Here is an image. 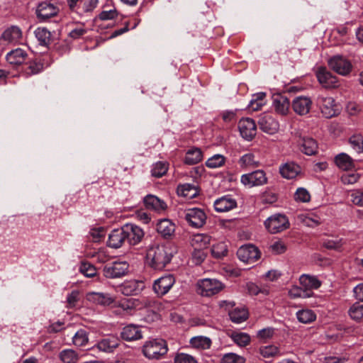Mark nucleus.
Listing matches in <instances>:
<instances>
[{"instance_id": "obj_1", "label": "nucleus", "mask_w": 363, "mask_h": 363, "mask_svg": "<svg viewBox=\"0 0 363 363\" xmlns=\"http://www.w3.org/2000/svg\"><path fill=\"white\" fill-rule=\"evenodd\" d=\"M175 252L176 247L170 243L153 245L147 250V260L152 268L160 270L170 262Z\"/></svg>"}, {"instance_id": "obj_2", "label": "nucleus", "mask_w": 363, "mask_h": 363, "mask_svg": "<svg viewBox=\"0 0 363 363\" xmlns=\"http://www.w3.org/2000/svg\"><path fill=\"white\" fill-rule=\"evenodd\" d=\"M167 342L162 339H153L145 342L143 347L144 355L150 359H159L167 354Z\"/></svg>"}, {"instance_id": "obj_3", "label": "nucleus", "mask_w": 363, "mask_h": 363, "mask_svg": "<svg viewBox=\"0 0 363 363\" xmlns=\"http://www.w3.org/2000/svg\"><path fill=\"white\" fill-rule=\"evenodd\" d=\"M225 288V285L216 279H199L196 284L198 294L202 296L210 297L218 294Z\"/></svg>"}, {"instance_id": "obj_4", "label": "nucleus", "mask_w": 363, "mask_h": 363, "mask_svg": "<svg viewBox=\"0 0 363 363\" xmlns=\"http://www.w3.org/2000/svg\"><path fill=\"white\" fill-rule=\"evenodd\" d=\"M323 116L327 118L335 116L339 113L335 100L328 96H318L316 101Z\"/></svg>"}, {"instance_id": "obj_5", "label": "nucleus", "mask_w": 363, "mask_h": 363, "mask_svg": "<svg viewBox=\"0 0 363 363\" xmlns=\"http://www.w3.org/2000/svg\"><path fill=\"white\" fill-rule=\"evenodd\" d=\"M264 225L269 233L274 234L287 229L289 222L286 216L277 213L269 217L265 220Z\"/></svg>"}, {"instance_id": "obj_6", "label": "nucleus", "mask_w": 363, "mask_h": 363, "mask_svg": "<svg viewBox=\"0 0 363 363\" xmlns=\"http://www.w3.org/2000/svg\"><path fill=\"white\" fill-rule=\"evenodd\" d=\"M128 269L129 264L125 261L113 262L104 267L103 274L108 279H116L125 276Z\"/></svg>"}, {"instance_id": "obj_7", "label": "nucleus", "mask_w": 363, "mask_h": 363, "mask_svg": "<svg viewBox=\"0 0 363 363\" xmlns=\"http://www.w3.org/2000/svg\"><path fill=\"white\" fill-rule=\"evenodd\" d=\"M329 67L342 76H347L352 69L351 62L342 55H335L328 60Z\"/></svg>"}, {"instance_id": "obj_8", "label": "nucleus", "mask_w": 363, "mask_h": 363, "mask_svg": "<svg viewBox=\"0 0 363 363\" xmlns=\"http://www.w3.org/2000/svg\"><path fill=\"white\" fill-rule=\"evenodd\" d=\"M315 76L318 82L325 89H335L340 85L337 77L325 67H318L315 72Z\"/></svg>"}, {"instance_id": "obj_9", "label": "nucleus", "mask_w": 363, "mask_h": 363, "mask_svg": "<svg viewBox=\"0 0 363 363\" xmlns=\"http://www.w3.org/2000/svg\"><path fill=\"white\" fill-rule=\"evenodd\" d=\"M260 255L259 249L253 245H242L237 252L239 259L247 264H252L256 262L259 259Z\"/></svg>"}, {"instance_id": "obj_10", "label": "nucleus", "mask_w": 363, "mask_h": 363, "mask_svg": "<svg viewBox=\"0 0 363 363\" xmlns=\"http://www.w3.org/2000/svg\"><path fill=\"white\" fill-rule=\"evenodd\" d=\"M88 302L103 307L109 306L116 302L114 296L108 293L91 291L86 294Z\"/></svg>"}, {"instance_id": "obj_11", "label": "nucleus", "mask_w": 363, "mask_h": 363, "mask_svg": "<svg viewBox=\"0 0 363 363\" xmlns=\"http://www.w3.org/2000/svg\"><path fill=\"white\" fill-rule=\"evenodd\" d=\"M125 240L131 245H135L141 242L144 237L143 230L133 223H127L123 226Z\"/></svg>"}, {"instance_id": "obj_12", "label": "nucleus", "mask_w": 363, "mask_h": 363, "mask_svg": "<svg viewBox=\"0 0 363 363\" xmlns=\"http://www.w3.org/2000/svg\"><path fill=\"white\" fill-rule=\"evenodd\" d=\"M240 181L243 185L252 187L265 184L267 182V178L263 170H256L242 175Z\"/></svg>"}, {"instance_id": "obj_13", "label": "nucleus", "mask_w": 363, "mask_h": 363, "mask_svg": "<svg viewBox=\"0 0 363 363\" xmlns=\"http://www.w3.org/2000/svg\"><path fill=\"white\" fill-rule=\"evenodd\" d=\"M175 283L173 275L167 274L162 277L154 281L152 289L154 292L159 296L167 294Z\"/></svg>"}, {"instance_id": "obj_14", "label": "nucleus", "mask_w": 363, "mask_h": 363, "mask_svg": "<svg viewBox=\"0 0 363 363\" xmlns=\"http://www.w3.org/2000/svg\"><path fill=\"white\" fill-rule=\"evenodd\" d=\"M185 219L192 227L200 228L205 224L206 216L203 210L194 208L185 211Z\"/></svg>"}, {"instance_id": "obj_15", "label": "nucleus", "mask_w": 363, "mask_h": 363, "mask_svg": "<svg viewBox=\"0 0 363 363\" xmlns=\"http://www.w3.org/2000/svg\"><path fill=\"white\" fill-rule=\"evenodd\" d=\"M312 104V100L309 96H299L293 99L291 107L296 114L305 116L310 112Z\"/></svg>"}, {"instance_id": "obj_16", "label": "nucleus", "mask_w": 363, "mask_h": 363, "mask_svg": "<svg viewBox=\"0 0 363 363\" xmlns=\"http://www.w3.org/2000/svg\"><path fill=\"white\" fill-rule=\"evenodd\" d=\"M238 128L242 137L247 140H252L256 135V124L251 118L241 119L239 121Z\"/></svg>"}, {"instance_id": "obj_17", "label": "nucleus", "mask_w": 363, "mask_h": 363, "mask_svg": "<svg viewBox=\"0 0 363 363\" xmlns=\"http://www.w3.org/2000/svg\"><path fill=\"white\" fill-rule=\"evenodd\" d=\"M58 8L53 4L48 1L41 2L38 4L36 9V14L39 19L46 20L55 16L58 13Z\"/></svg>"}, {"instance_id": "obj_18", "label": "nucleus", "mask_w": 363, "mask_h": 363, "mask_svg": "<svg viewBox=\"0 0 363 363\" xmlns=\"http://www.w3.org/2000/svg\"><path fill=\"white\" fill-rule=\"evenodd\" d=\"M237 207L236 200L230 195H225L214 201V208L217 212L223 213Z\"/></svg>"}, {"instance_id": "obj_19", "label": "nucleus", "mask_w": 363, "mask_h": 363, "mask_svg": "<svg viewBox=\"0 0 363 363\" xmlns=\"http://www.w3.org/2000/svg\"><path fill=\"white\" fill-rule=\"evenodd\" d=\"M144 288V283L135 279L124 281L120 286V291L125 296H132L138 294Z\"/></svg>"}, {"instance_id": "obj_20", "label": "nucleus", "mask_w": 363, "mask_h": 363, "mask_svg": "<svg viewBox=\"0 0 363 363\" xmlns=\"http://www.w3.org/2000/svg\"><path fill=\"white\" fill-rule=\"evenodd\" d=\"M297 143L300 146V150L305 155H313L317 152L318 144L312 138L308 136H300Z\"/></svg>"}, {"instance_id": "obj_21", "label": "nucleus", "mask_w": 363, "mask_h": 363, "mask_svg": "<svg viewBox=\"0 0 363 363\" xmlns=\"http://www.w3.org/2000/svg\"><path fill=\"white\" fill-rule=\"evenodd\" d=\"M290 103L288 98L281 94H277L273 98V107L275 112L281 116H286L289 111Z\"/></svg>"}, {"instance_id": "obj_22", "label": "nucleus", "mask_w": 363, "mask_h": 363, "mask_svg": "<svg viewBox=\"0 0 363 363\" xmlns=\"http://www.w3.org/2000/svg\"><path fill=\"white\" fill-rule=\"evenodd\" d=\"M260 128L269 134L276 133L279 129L278 122L269 114L262 115L258 122Z\"/></svg>"}, {"instance_id": "obj_23", "label": "nucleus", "mask_w": 363, "mask_h": 363, "mask_svg": "<svg viewBox=\"0 0 363 363\" xmlns=\"http://www.w3.org/2000/svg\"><path fill=\"white\" fill-rule=\"evenodd\" d=\"M119 344L120 340L118 337L109 335L98 342L96 347L100 351L111 353L118 347Z\"/></svg>"}, {"instance_id": "obj_24", "label": "nucleus", "mask_w": 363, "mask_h": 363, "mask_svg": "<svg viewBox=\"0 0 363 363\" xmlns=\"http://www.w3.org/2000/svg\"><path fill=\"white\" fill-rule=\"evenodd\" d=\"M145 206L147 208L153 210L156 212H162L167 208L166 203L154 195H147L143 199Z\"/></svg>"}, {"instance_id": "obj_25", "label": "nucleus", "mask_w": 363, "mask_h": 363, "mask_svg": "<svg viewBox=\"0 0 363 363\" xmlns=\"http://www.w3.org/2000/svg\"><path fill=\"white\" fill-rule=\"evenodd\" d=\"M123 231V227L113 230L108 235V246L114 249L121 247L125 241Z\"/></svg>"}, {"instance_id": "obj_26", "label": "nucleus", "mask_w": 363, "mask_h": 363, "mask_svg": "<svg viewBox=\"0 0 363 363\" xmlns=\"http://www.w3.org/2000/svg\"><path fill=\"white\" fill-rule=\"evenodd\" d=\"M22 38V31L16 26L6 28L1 35V39L8 43H17Z\"/></svg>"}, {"instance_id": "obj_27", "label": "nucleus", "mask_w": 363, "mask_h": 363, "mask_svg": "<svg viewBox=\"0 0 363 363\" xmlns=\"http://www.w3.org/2000/svg\"><path fill=\"white\" fill-rule=\"evenodd\" d=\"M299 283L301 286L308 291L318 289L321 286V281L313 275L303 274L299 277Z\"/></svg>"}, {"instance_id": "obj_28", "label": "nucleus", "mask_w": 363, "mask_h": 363, "mask_svg": "<svg viewBox=\"0 0 363 363\" xmlns=\"http://www.w3.org/2000/svg\"><path fill=\"white\" fill-rule=\"evenodd\" d=\"M157 231L164 238H169L174 235L175 225L169 219L160 220L157 224Z\"/></svg>"}, {"instance_id": "obj_29", "label": "nucleus", "mask_w": 363, "mask_h": 363, "mask_svg": "<svg viewBox=\"0 0 363 363\" xmlns=\"http://www.w3.org/2000/svg\"><path fill=\"white\" fill-rule=\"evenodd\" d=\"M189 345L196 350H206L211 347L212 340L208 337L198 335L190 339Z\"/></svg>"}, {"instance_id": "obj_30", "label": "nucleus", "mask_w": 363, "mask_h": 363, "mask_svg": "<svg viewBox=\"0 0 363 363\" xmlns=\"http://www.w3.org/2000/svg\"><path fill=\"white\" fill-rule=\"evenodd\" d=\"M279 172L284 178L291 179L301 172V167L294 162H287L280 167Z\"/></svg>"}, {"instance_id": "obj_31", "label": "nucleus", "mask_w": 363, "mask_h": 363, "mask_svg": "<svg viewBox=\"0 0 363 363\" xmlns=\"http://www.w3.org/2000/svg\"><path fill=\"white\" fill-rule=\"evenodd\" d=\"M121 335L122 338L127 341H133L142 338V333L139 328L132 324L124 327Z\"/></svg>"}, {"instance_id": "obj_32", "label": "nucleus", "mask_w": 363, "mask_h": 363, "mask_svg": "<svg viewBox=\"0 0 363 363\" xmlns=\"http://www.w3.org/2000/svg\"><path fill=\"white\" fill-rule=\"evenodd\" d=\"M27 53L21 48H17L6 55V60L11 65H21L26 59Z\"/></svg>"}, {"instance_id": "obj_33", "label": "nucleus", "mask_w": 363, "mask_h": 363, "mask_svg": "<svg viewBox=\"0 0 363 363\" xmlns=\"http://www.w3.org/2000/svg\"><path fill=\"white\" fill-rule=\"evenodd\" d=\"M177 191L179 196L187 199L196 197L199 193L197 188L194 185L187 183L179 185Z\"/></svg>"}, {"instance_id": "obj_34", "label": "nucleus", "mask_w": 363, "mask_h": 363, "mask_svg": "<svg viewBox=\"0 0 363 363\" xmlns=\"http://www.w3.org/2000/svg\"><path fill=\"white\" fill-rule=\"evenodd\" d=\"M210 241L209 235L206 234H196L191 238V245L194 250H203L208 247Z\"/></svg>"}, {"instance_id": "obj_35", "label": "nucleus", "mask_w": 363, "mask_h": 363, "mask_svg": "<svg viewBox=\"0 0 363 363\" xmlns=\"http://www.w3.org/2000/svg\"><path fill=\"white\" fill-rule=\"evenodd\" d=\"M230 320L235 323H240L248 318V311L244 307H237L229 311Z\"/></svg>"}, {"instance_id": "obj_36", "label": "nucleus", "mask_w": 363, "mask_h": 363, "mask_svg": "<svg viewBox=\"0 0 363 363\" xmlns=\"http://www.w3.org/2000/svg\"><path fill=\"white\" fill-rule=\"evenodd\" d=\"M203 159V154L199 148L194 147L189 150L185 156L184 162L193 165L200 162Z\"/></svg>"}, {"instance_id": "obj_37", "label": "nucleus", "mask_w": 363, "mask_h": 363, "mask_svg": "<svg viewBox=\"0 0 363 363\" xmlns=\"http://www.w3.org/2000/svg\"><path fill=\"white\" fill-rule=\"evenodd\" d=\"M336 165L342 170H349L353 168L352 159L345 153H340L335 158Z\"/></svg>"}, {"instance_id": "obj_38", "label": "nucleus", "mask_w": 363, "mask_h": 363, "mask_svg": "<svg viewBox=\"0 0 363 363\" xmlns=\"http://www.w3.org/2000/svg\"><path fill=\"white\" fill-rule=\"evenodd\" d=\"M348 314L356 322L363 321V304L358 302L353 303L349 308Z\"/></svg>"}, {"instance_id": "obj_39", "label": "nucleus", "mask_w": 363, "mask_h": 363, "mask_svg": "<svg viewBox=\"0 0 363 363\" xmlns=\"http://www.w3.org/2000/svg\"><path fill=\"white\" fill-rule=\"evenodd\" d=\"M59 358L63 363H77L79 355L74 350L66 349L60 352Z\"/></svg>"}, {"instance_id": "obj_40", "label": "nucleus", "mask_w": 363, "mask_h": 363, "mask_svg": "<svg viewBox=\"0 0 363 363\" xmlns=\"http://www.w3.org/2000/svg\"><path fill=\"white\" fill-rule=\"evenodd\" d=\"M238 163L242 168L257 167L259 166V162L255 160L254 154L249 152L242 155Z\"/></svg>"}, {"instance_id": "obj_41", "label": "nucleus", "mask_w": 363, "mask_h": 363, "mask_svg": "<svg viewBox=\"0 0 363 363\" xmlns=\"http://www.w3.org/2000/svg\"><path fill=\"white\" fill-rule=\"evenodd\" d=\"M288 294L291 298H309L313 296V293L308 291L303 287H300L298 286H293L288 291Z\"/></svg>"}, {"instance_id": "obj_42", "label": "nucleus", "mask_w": 363, "mask_h": 363, "mask_svg": "<svg viewBox=\"0 0 363 363\" xmlns=\"http://www.w3.org/2000/svg\"><path fill=\"white\" fill-rule=\"evenodd\" d=\"M35 35L41 45H48L50 43L51 33L45 28H38L35 30Z\"/></svg>"}, {"instance_id": "obj_43", "label": "nucleus", "mask_w": 363, "mask_h": 363, "mask_svg": "<svg viewBox=\"0 0 363 363\" xmlns=\"http://www.w3.org/2000/svg\"><path fill=\"white\" fill-rule=\"evenodd\" d=\"M296 318L299 322L308 324L313 322L316 318V315L313 311L305 309L297 311Z\"/></svg>"}, {"instance_id": "obj_44", "label": "nucleus", "mask_w": 363, "mask_h": 363, "mask_svg": "<svg viewBox=\"0 0 363 363\" xmlns=\"http://www.w3.org/2000/svg\"><path fill=\"white\" fill-rule=\"evenodd\" d=\"M265 97L264 92L255 94L250 102L249 108L254 111L259 110L265 104Z\"/></svg>"}, {"instance_id": "obj_45", "label": "nucleus", "mask_w": 363, "mask_h": 363, "mask_svg": "<svg viewBox=\"0 0 363 363\" xmlns=\"http://www.w3.org/2000/svg\"><path fill=\"white\" fill-rule=\"evenodd\" d=\"M225 163V157L223 155L216 154L208 158L206 162V166L211 169L219 168Z\"/></svg>"}, {"instance_id": "obj_46", "label": "nucleus", "mask_w": 363, "mask_h": 363, "mask_svg": "<svg viewBox=\"0 0 363 363\" xmlns=\"http://www.w3.org/2000/svg\"><path fill=\"white\" fill-rule=\"evenodd\" d=\"M212 255L216 258H221L227 255L228 245L225 242H218L211 248Z\"/></svg>"}, {"instance_id": "obj_47", "label": "nucleus", "mask_w": 363, "mask_h": 363, "mask_svg": "<svg viewBox=\"0 0 363 363\" xmlns=\"http://www.w3.org/2000/svg\"><path fill=\"white\" fill-rule=\"evenodd\" d=\"M301 220L305 225L311 228H315L320 225L321 223L320 218L318 216L314 215L313 213L301 215Z\"/></svg>"}, {"instance_id": "obj_48", "label": "nucleus", "mask_w": 363, "mask_h": 363, "mask_svg": "<svg viewBox=\"0 0 363 363\" xmlns=\"http://www.w3.org/2000/svg\"><path fill=\"white\" fill-rule=\"evenodd\" d=\"M231 338L240 347L249 345L251 340L250 335L245 333H233L231 335Z\"/></svg>"}, {"instance_id": "obj_49", "label": "nucleus", "mask_w": 363, "mask_h": 363, "mask_svg": "<svg viewBox=\"0 0 363 363\" xmlns=\"http://www.w3.org/2000/svg\"><path fill=\"white\" fill-rule=\"evenodd\" d=\"M168 163L166 162H157L153 164L151 172L155 177H161L164 175L168 170Z\"/></svg>"}, {"instance_id": "obj_50", "label": "nucleus", "mask_w": 363, "mask_h": 363, "mask_svg": "<svg viewBox=\"0 0 363 363\" xmlns=\"http://www.w3.org/2000/svg\"><path fill=\"white\" fill-rule=\"evenodd\" d=\"M72 340L74 345L76 346H84L88 342V334L84 330H79L75 333Z\"/></svg>"}, {"instance_id": "obj_51", "label": "nucleus", "mask_w": 363, "mask_h": 363, "mask_svg": "<svg viewBox=\"0 0 363 363\" xmlns=\"http://www.w3.org/2000/svg\"><path fill=\"white\" fill-rule=\"evenodd\" d=\"M174 363H198V361L189 354L177 352L174 357Z\"/></svg>"}, {"instance_id": "obj_52", "label": "nucleus", "mask_w": 363, "mask_h": 363, "mask_svg": "<svg viewBox=\"0 0 363 363\" xmlns=\"http://www.w3.org/2000/svg\"><path fill=\"white\" fill-rule=\"evenodd\" d=\"M43 69V65L37 60L30 61L26 69L25 72L28 75L36 74L40 72Z\"/></svg>"}, {"instance_id": "obj_53", "label": "nucleus", "mask_w": 363, "mask_h": 363, "mask_svg": "<svg viewBox=\"0 0 363 363\" xmlns=\"http://www.w3.org/2000/svg\"><path fill=\"white\" fill-rule=\"evenodd\" d=\"M349 142L352 147L357 152H363V136L362 135H354L351 136Z\"/></svg>"}, {"instance_id": "obj_54", "label": "nucleus", "mask_w": 363, "mask_h": 363, "mask_svg": "<svg viewBox=\"0 0 363 363\" xmlns=\"http://www.w3.org/2000/svg\"><path fill=\"white\" fill-rule=\"evenodd\" d=\"M222 363H245V359L242 356H240L235 353L225 354L222 359Z\"/></svg>"}, {"instance_id": "obj_55", "label": "nucleus", "mask_w": 363, "mask_h": 363, "mask_svg": "<svg viewBox=\"0 0 363 363\" xmlns=\"http://www.w3.org/2000/svg\"><path fill=\"white\" fill-rule=\"evenodd\" d=\"M138 300L128 299L120 301L116 306L120 307L123 311L129 313L135 307L139 306L138 304Z\"/></svg>"}, {"instance_id": "obj_56", "label": "nucleus", "mask_w": 363, "mask_h": 363, "mask_svg": "<svg viewBox=\"0 0 363 363\" xmlns=\"http://www.w3.org/2000/svg\"><path fill=\"white\" fill-rule=\"evenodd\" d=\"M79 271L87 277H93L96 274V269L94 266L87 262L82 263Z\"/></svg>"}, {"instance_id": "obj_57", "label": "nucleus", "mask_w": 363, "mask_h": 363, "mask_svg": "<svg viewBox=\"0 0 363 363\" xmlns=\"http://www.w3.org/2000/svg\"><path fill=\"white\" fill-rule=\"evenodd\" d=\"M247 292L252 296H257L259 294L267 295L269 290L267 289H261L257 284L252 282H249L246 285Z\"/></svg>"}, {"instance_id": "obj_58", "label": "nucleus", "mask_w": 363, "mask_h": 363, "mask_svg": "<svg viewBox=\"0 0 363 363\" xmlns=\"http://www.w3.org/2000/svg\"><path fill=\"white\" fill-rule=\"evenodd\" d=\"M294 199L297 201L308 202L311 199V195L306 189L298 188L295 192Z\"/></svg>"}, {"instance_id": "obj_59", "label": "nucleus", "mask_w": 363, "mask_h": 363, "mask_svg": "<svg viewBox=\"0 0 363 363\" xmlns=\"http://www.w3.org/2000/svg\"><path fill=\"white\" fill-rule=\"evenodd\" d=\"M259 352L263 357L269 358L276 355L279 352V350L274 345H268L260 347Z\"/></svg>"}, {"instance_id": "obj_60", "label": "nucleus", "mask_w": 363, "mask_h": 363, "mask_svg": "<svg viewBox=\"0 0 363 363\" xmlns=\"http://www.w3.org/2000/svg\"><path fill=\"white\" fill-rule=\"evenodd\" d=\"M350 197L353 204L363 206V191L360 189L353 190L350 194Z\"/></svg>"}, {"instance_id": "obj_61", "label": "nucleus", "mask_w": 363, "mask_h": 363, "mask_svg": "<svg viewBox=\"0 0 363 363\" xmlns=\"http://www.w3.org/2000/svg\"><path fill=\"white\" fill-rule=\"evenodd\" d=\"M343 245L342 239L328 240L323 243V246L329 250H340Z\"/></svg>"}, {"instance_id": "obj_62", "label": "nucleus", "mask_w": 363, "mask_h": 363, "mask_svg": "<svg viewBox=\"0 0 363 363\" xmlns=\"http://www.w3.org/2000/svg\"><path fill=\"white\" fill-rule=\"evenodd\" d=\"M271 252L275 255H279L285 252L286 246L282 241H276L269 246Z\"/></svg>"}, {"instance_id": "obj_63", "label": "nucleus", "mask_w": 363, "mask_h": 363, "mask_svg": "<svg viewBox=\"0 0 363 363\" xmlns=\"http://www.w3.org/2000/svg\"><path fill=\"white\" fill-rule=\"evenodd\" d=\"M359 179V174L357 173L345 174L341 177V181L344 184H353Z\"/></svg>"}, {"instance_id": "obj_64", "label": "nucleus", "mask_w": 363, "mask_h": 363, "mask_svg": "<svg viewBox=\"0 0 363 363\" xmlns=\"http://www.w3.org/2000/svg\"><path fill=\"white\" fill-rule=\"evenodd\" d=\"M89 235L92 240L95 242H99L105 235V231L103 228H93L90 230Z\"/></svg>"}]
</instances>
